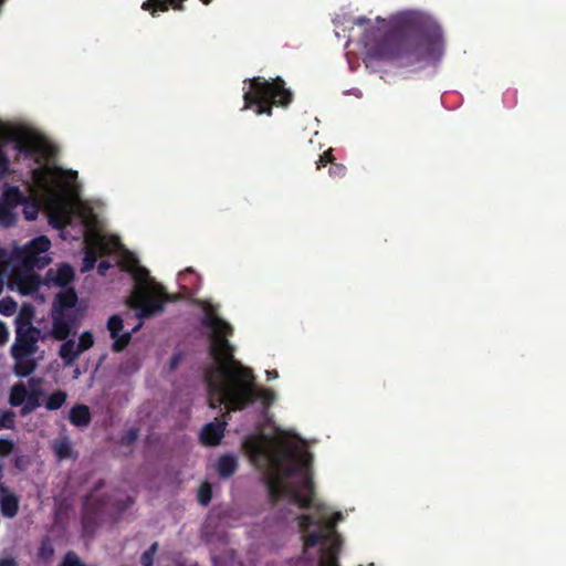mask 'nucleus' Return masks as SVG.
Wrapping results in <instances>:
<instances>
[{
  "label": "nucleus",
  "mask_w": 566,
  "mask_h": 566,
  "mask_svg": "<svg viewBox=\"0 0 566 566\" xmlns=\"http://www.w3.org/2000/svg\"><path fill=\"white\" fill-rule=\"evenodd\" d=\"M19 510V499L11 491L0 485V511L4 517L12 518Z\"/></svg>",
  "instance_id": "obj_13"
},
{
  "label": "nucleus",
  "mask_w": 566,
  "mask_h": 566,
  "mask_svg": "<svg viewBox=\"0 0 566 566\" xmlns=\"http://www.w3.org/2000/svg\"><path fill=\"white\" fill-rule=\"evenodd\" d=\"M12 451V442L0 440V457L8 455Z\"/></svg>",
  "instance_id": "obj_24"
},
{
  "label": "nucleus",
  "mask_w": 566,
  "mask_h": 566,
  "mask_svg": "<svg viewBox=\"0 0 566 566\" xmlns=\"http://www.w3.org/2000/svg\"><path fill=\"white\" fill-rule=\"evenodd\" d=\"M17 310V303L11 297H3L0 300V314L10 316L14 314Z\"/></svg>",
  "instance_id": "obj_19"
},
{
  "label": "nucleus",
  "mask_w": 566,
  "mask_h": 566,
  "mask_svg": "<svg viewBox=\"0 0 566 566\" xmlns=\"http://www.w3.org/2000/svg\"><path fill=\"white\" fill-rule=\"evenodd\" d=\"M205 4H208L210 0H201Z\"/></svg>",
  "instance_id": "obj_35"
},
{
  "label": "nucleus",
  "mask_w": 566,
  "mask_h": 566,
  "mask_svg": "<svg viewBox=\"0 0 566 566\" xmlns=\"http://www.w3.org/2000/svg\"><path fill=\"white\" fill-rule=\"evenodd\" d=\"M74 374H75V375H74V377H75V378H77V377H78V375H80V370H78V369H76Z\"/></svg>",
  "instance_id": "obj_33"
},
{
  "label": "nucleus",
  "mask_w": 566,
  "mask_h": 566,
  "mask_svg": "<svg viewBox=\"0 0 566 566\" xmlns=\"http://www.w3.org/2000/svg\"><path fill=\"white\" fill-rule=\"evenodd\" d=\"M9 332L7 326L3 323H0V345L4 344L8 340Z\"/></svg>",
  "instance_id": "obj_26"
},
{
  "label": "nucleus",
  "mask_w": 566,
  "mask_h": 566,
  "mask_svg": "<svg viewBox=\"0 0 566 566\" xmlns=\"http://www.w3.org/2000/svg\"><path fill=\"white\" fill-rule=\"evenodd\" d=\"M94 343L95 338L93 333L91 331H84L81 333L77 340L74 338L65 340L60 347L59 355L65 366H71L82 353L93 347Z\"/></svg>",
  "instance_id": "obj_9"
},
{
  "label": "nucleus",
  "mask_w": 566,
  "mask_h": 566,
  "mask_svg": "<svg viewBox=\"0 0 566 566\" xmlns=\"http://www.w3.org/2000/svg\"><path fill=\"white\" fill-rule=\"evenodd\" d=\"M199 502L203 505L208 504L211 499V486L209 483H202L198 492Z\"/></svg>",
  "instance_id": "obj_20"
},
{
  "label": "nucleus",
  "mask_w": 566,
  "mask_h": 566,
  "mask_svg": "<svg viewBox=\"0 0 566 566\" xmlns=\"http://www.w3.org/2000/svg\"><path fill=\"white\" fill-rule=\"evenodd\" d=\"M279 377V373L276 370H268L266 378L268 380L276 379Z\"/></svg>",
  "instance_id": "obj_31"
},
{
  "label": "nucleus",
  "mask_w": 566,
  "mask_h": 566,
  "mask_svg": "<svg viewBox=\"0 0 566 566\" xmlns=\"http://www.w3.org/2000/svg\"><path fill=\"white\" fill-rule=\"evenodd\" d=\"M39 337L34 336H22L19 331L15 336L14 344L11 347V354L14 359V371L18 376H28L36 367L38 360L42 358V355L38 357V343Z\"/></svg>",
  "instance_id": "obj_7"
},
{
  "label": "nucleus",
  "mask_w": 566,
  "mask_h": 566,
  "mask_svg": "<svg viewBox=\"0 0 566 566\" xmlns=\"http://www.w3.org/2000/svg\"><path fill=\"white\" fill-rule=\"evenodd\" d=\"M396 23L412 29V32L388 35L377 42L369 40L366 44L368 62L379 60L400 67H413L441 55L442 34L433 19L421 12L406 11L397 14Z\"/></svg>",
  "instance_id": "obj_5"
},
{
  "label": "nucleus",
  "mask_w": 566,
  "mask_h": 566,
  "mask_svg": "<svg viewBox=\"0 0 566 566\" xmlns=\"http://www.w3.org/2000/svg\"><path fill=\"white\" fill-rule=\"evenodd\" d=\"M186 273H192L191 269H187L185 272L180 273L181 276H184Z\"/></svg>",
  "instance_id": "obj_32"
},
{
  "label": "nucleus",
  "mask_w": 566,
  "mask_h": 566,
  "mask_svg": "<svg viewBox=\"0 0 566 566\" xmlns=\"http://www.w3.org/2000/svg\"><path fill=\"white\" fill-rule=\"evenodd\" d=\"M334 158L332 156V149L325 151L317 161V168L326 165L327 163H333Z\"/></svg>",
  "instance_id": "obj_23"
},
{
  "label": "nucleus",
  "mask_w": 566,
  "mask_h": 566,
  "mask_svg": "<svg viewBox=\"0 0 566 566\" xmlns=\"http://www.w3.org/2000/svg\"><path fill=\"white\" fill-rule=\"evenodd\" d=\"M329 175L333 177H342L345 175V167L342 165H333L329 168Z\"/></svg>",
  "instance_id": "obj_25"
},
{
  "label": "nucleus",
  "mask_w": 566,
  "mask_h": 566,
  "mask_svg": "<svg viewBox=\"0 0 566 566\" xmlns=\"http://www.w3.org/2000/svg\"><path fill=\"white\" fill-rule=\"evenodd\" d=\"M200 305L212 357V364L206 373L210 407L235 411L252 401H259L264 409L269 408L276 400V394L256 387L251 369L233 358L232 346L227 339L232 334V327L218 315V305L210 301H203Z\"/></svg>",
  "instance_id": "obj_4"
},
{
  "label": "nucleus",
  "mask_w": 566,
  "mask_h": 566,
  "mask_svg": "<svg viewBox=\"0 0 566 566\" xmlns=\"http://www.w3.org/2000/svg\"><path fill=\"white\" fill-rule=\"evenodd\" d=\"M60 566H85L74 553H67Z\"/></svg>",
  "instance_id": "obj_22"
},
{
  "label": "nucleus",
  "mask_w": 566,
  "mask_h": 566,
  "mask_svg": "<svg viewBox=\"0 0 566 566\" xmlns=\"http://www.w3.org/2000/svg\"><path fill=\"white\" fill-rule=\"evenodd\" d=\"M156 551H157V544L154 543L150 546V548L147 552H145L142 556V565L143 566H151L153 565Z\"/></svg>",
  "instance_id": "obj_21"
},
{
  "label": "nucleus",
  "mask_w": 566,
  "mask_h": 566,
  "mask_svg": "<svg viewBox=\"0 0 566 566\" xmlns=\"http://www.w3.org/2000/svg\"><path fill=\"white\" fill-rule=\"evenodd\" d=\"M32 318H33V308L29 304H23L20 308V312L17 316L15 324H17V334L19 331L21 332L22 336H34L39 337L40 332L32 326Z\"/></svg>",
  "instance_id": "obj_11"
},
{
  "label": "nucleus",
  "mask_w": 566,
  "mask_h": 566,
  "mask_svg": "<svg viewBox=\"0 0 566 566\" xmlns=\"http://www.w3.org/2000/svg\"><path fill=\"white\" fill-rule=\"evenodd\" d=\"M138 328H140V324H138L136 327H134L133 331H137Z\"/></svg>",
  "instance_id": "obj_34"
},
{
  "label": "nucleus",
  "mask_w": 566,
  "mask_h": 566,
  "mask_svg": "<svg viewBox=\"0 0 566 566\" xmlns=\"http://www.w3.org/2000/svg\"><path fill=\"white\" fill-rule=\"evenodd\" d=\"M242 450L260 472L270 500L281 506L283 518L296 521L303 539V554L318 566H338L342 547L335 525L342 512L329 513L315 496L308 446L290 429L247 436Z\"/></svg>",
  "instance_id": "obj_2"
},
{
  "label": "nucleus",
  "mask_w": 566,
  "mask_h": 566,
  "mask_svg": "<svg viewBox=\"0 0 566 566\" xmlns=\"http://www.w3.org/2000/svg\"><path fill=\"white\" fill-rule=\"evenodd\" d=\"M40 381L30 379L28 382H19L12 387L10 392V403L22 407V412H31L41 403Z\"/></svg>",
  "instance_id": "obj_8"
},
{
  "label": "nucleus",
  "mask_w": 566,
  "mask_h": 566,
  "mask_svg": "<svg viewBox=\"0 0 566 566\" xmlns=\"http://www.w3.org/2000/svg\"><path fill=\"white\" fill-rule=\"evenodd\" d=\"M177 1L178 0H147L143 3V9L156 15L159 11H166L169 6L179 9L180 7L177 4Z\"/></svg>",
  "instance_id": "obj_15"
},
{
  "label": "nucleus",
  "mask_w": 566,
  "mask_h": 566,
  "mask_svg": "<svg viewBox=\"0 0 566 566\" xmlns=\"http://www.w3.org/2000/svg\"><path fill=\"white\" fill-rule=\"evenodd\" d=\"M13 422V419L10 415H4L2 420H1V426L2 427H10Z\"/></svg>",
  "instance_id": "obj_30"
},
{
  "label": "nucleus",
  "mask_w": 566,
  "mask_h": 566,
  "mask_svg": "<svg viewBox=\"0 0 566 566\" xmlns=\"http://www.w3.org/2000/svg\"><path fill=\"white\" fill-rule=\"evenodd\" d=\"M123 319L118 315H113L107 321V329L113 339V349L116 352L125 348L132 337L130 332L123 329Z\"/></svg>",
  "instance_id": "obj_10"
},
{
  "label": "nucleus",
  "mask_w": 566,
  "mask_h": 566,
  "mask_svg": "<svg viewBox=\"0 0 566 566\" xmlns=\"http://www.w3.org/2000/svg\"><path fill=\"white\" fill-rule=\"evenodd\" d=\"M42 557H50L53 555V548L50 544H43L40 551Z\"/></svg>",
  "instance_id": "obj_27"
},
{
  "label": "nucleus",
  "mask_w": 566,
  "mask_h": 566,
  "mask_svg": "<svg viewBox=\"0 0 566 566\" xmlns=\"http://www.w3.org/2000/svg\"><path fill=\"white\" fill-rule=\"evenodd\" d=\"M97 502H99V499H98V497H95V496H93V495H91L90 497H87V499H86V502H85V510H86V511L92 510V509L95 506V504H96Z\"/></svg>",
  "instance_id": "obj_28"
},
{
  "label": "nucleus",
  "mask_w": 566,
  "mask_h": 566,
  "mask_svg": "<svg viewBox=\"0 0 566 566\" xmlns=\"http://www.w3.org/2000/svg\"><path fill=\"white\" fill-rule=\"evenodd\" d=\"M227 422L216 419L213 422L206 424L201 431L200 438L202 443L207 446H216L220 442L224 433Z\"/></svg>",
  "instance_id": "obj_12"
},
{
  "label": "nucleus",
  "mask_w": 566,
  "mask_h": 566,
  "mask_svg": "<svg viewBox=\"0 0 566 566\" xmlns=\"http://www.w3.org/2000/svg\"><path fill=\"white\" fill-rule=\"evenodd\" d=\"M18 161L33 163L23 188L8 186L0 202V226L10 227L18 219L15 209L23 206L27 220H35L41 208L50 223L61 231L63 240H81L84 243L82 271L94 268L97 258L107 255L97 271L105 275L116 265L132 275L134 289L127 305L138 318H149L160 313L167 302L163 286L154 281L139 264L136 255L125 249L116 235L107 234L101 219L102 202L80 196L77 171L62 169L52 164L53 147L39 135L13 128L0 122V179L10 170L9 153Z\"/></svg>",
  "instance_id": "obj_1"
},
{
  "label": "nucleus",
  "mask_w": 566,
  "mask_h": 566,
  "mask_svg": "<svg viewBox=\"0 0 566 566\" xmlns=\"http://www.w3.org/2000/svg\"><path fill=\"white\" fill-rule=\"evenodd\" d=\"M238 469V458L233 454L222 455L217 462V471L223 478L232 475Z\"/></svg>",
  "instance_id": "obj_14"
},
{
  "label": "nucleus",
  "mask_w": 566,
  "mask_h": 566,
  "mask_svg": "<svg viewBox=\"0 0 566 566\" xmlns=\"http://www.w3.org/2000/svg\"><path fill=\"white\" fill-rule=\"evenodd\" d=\"M70 419L75 426H86L90 422V411L86 406H75L72 408Z\"/></svg>",
  "instance_id": "obj_16"
},
{
  "label": "nucleus",
  "mask_w": 566,
  "mask_h": 566,
  "mask_svg": "<svg viewBox=\"0 0 566 566\" xmlns=\"http://www.w3.org/2000/svg\"><path fill=\"white\" fill-rule=\"evenodd\" d=\"M54 452L59 459H67L72 457V446L69 439L62 438L55 441Z\"/></svg>",
  "instance_id": "obj_17"
},
{
  "label": "nucleus",
  "mask_w": 566,
  "mask_h": 566,
  "mask_svg": "<svg viewBox=\"0 0 566 566\" xmlns=\"http://www.w3.org/2000/svg\"><path fill=\"white\" fill-rule=\"evenodd\" d=\"M244 109L252 108L258 115H271L272 105L285 106L291 101V93L277 78L269 82L262 77L249 80L243 87Z\"/></svg>",
  "instance_id": "obj_6"
},
{
  "label": "nucleus",
  "mask_w": 566,
  "mask_h": 566,
  "mask_svg": "<svg viewBox=\"0 0 566 566\" xmlns=\"http://www.w3.org/2000/svg\"><path fill=\"white\" fill-rule=\"evenodd\" d=\"M66 400V394L63 391L53 392L46 400L45 407L49 410H56L62 407Z\"/></svg>",
  "instance_id": "obj_18"
},
{
  "label": "nucleus",
  "mask_w": 566,
  "mask_h": 566,
  "mask_svg": "<svg viewBox=\"0 0 566 566\" xmlns=\"http://www.w3.org/2000/svg\"><path fill=\"white\" fill-rule=\"evenodd\" d=\"M0 566H15L12 557H4L0 559Z\"/></svg>",
  "instance_id": "obj_29"
},
{
  "label": "nucleus",
  "mask_w": 566,
  "mask_h": 566,
  "mask_svg": "<svg viewBox=\"0 0 566 566\" xmlns=\"http://www.w3.org/2000/svg\"><path fill=\"white\" fill-rule=\"evenodd\" d=\"M50 240L38 237L22 248L6 250L0 248V293L3 290L4 276L11 279L10 287L21 295H34L44 302L45 290L62 289L56 294V302L52 311V334L57 339H66L74 326L72 310L76 303V294L67 285L73 281L74 270L69 264L51 269L44 282H40L33 269L44 268L51 261L49 256Z\"/></svg>",
  "instance_id": "obj_3"
}]
</instances>
